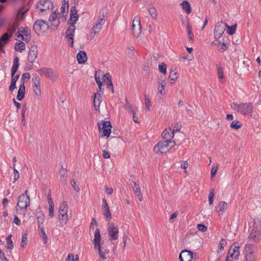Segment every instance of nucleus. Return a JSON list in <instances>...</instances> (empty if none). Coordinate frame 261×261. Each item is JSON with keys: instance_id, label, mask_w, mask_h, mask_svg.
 I'll use <instances>...</instances> for the list:
<instances>
[{"instance_id": "nucleus-1", "label": "nucleus", "mask_w": 261, "mask_h": 261, "mask_svg": "<svg viewBox=\"0 0 261 261\" xmlns=\"http://www.w3.org/2000/svg\"><path fill=\"white\" fill-rule=\"evenodd\" d=\"M16 211L18 214L25 215L27 207L30 205V197L26 194H21L18 197Z\"/></svg>"}, {"instance_id": "nucleus-2", "label": "nucleus", "mask_w": 261, "mask_h": 261, "mask_svg": "<svg viewBox=\"0 0 261 261\" xmlns=\"http://www.w3.org/2000/svg\"><path fill=\"white\" fill-rule=\"evenodd\" d=\"M176 145L174 141H168L164 140L160 141L154 147V150L156 153L160 152L161 153L166 152Z\"/></svg>"}, {"instance_id": "nucleus-3", "label": "nucleus", "mask_w": 261, "mask_h": 261, "mask_svg": "<svg viewBox=\"0 0 261 261\" xmlns=\"http://www.w3.org/2000/svg\"><path fill=\"white\" fill-rule=\"evenodd\" d=\"M48 24L45 20H36L33 25V29L38 35H43L49 29Z\"/></svg>"}, {"instance_id": "nucleus-4", "label": "nucleus", "mask_w": 261, "mask_h": 261, "mask_svg": "<svg viewBox=\"0 0 261 261\" xmlns=\"http://www.w3.org/2000/svg\"><path fill=\"white\" fill-rule=\"evenodd\" d=\"M68 205L66 201L63 202L59 208V219L60 224L63 225L66 224L68 220L67 211Z\"/></svg>"}, {"instance_id": "nucleus-5", "label": "nucleus", "mask_w": 261, "mask_h": 261, "mask_svg": "<svg viewBox=\"0 0 261 261\" xmlns=\"http://www.w3.org/2000/svg\"><path fill=\"white\" fill-rule=\"evenodd\" d=\"M53 3L49 0H40L35 7V12L43 13L53 8Z\"/></svg>"}, {"instance_id": "nucleus-6", "label": "nucleus", "mask_w": 261, "mask_h": 261, "mask_svg": "<svg viewBox=\"0 0 261 261\" xmlns=\"http://www.w3.org/2000/svg\"><path fill=\"white\" fill-rule=\"evenodd\" d=\"M100 132L102 136L109 137L111 132L112 125L110 121H100L97 124Z\"/></svg>"}, {"instance_id": "nucleus-7", "label": "nucleus", "mask_w": 261, "mask_h": 261, "mask_svg": "<svg viewBox=\"0 0 261 261\" xmlns=\"http://www.w3.org/2000/svg\"><path fill=\"white\" fill-rule=\"evenodd\" d=\"M131 31L133 35L136 38L138 37L141 33L140 20L138 16H135L133 20Z\"/></svg>"}, {"instance_id": "nucleus-8", "label": "nucleus", "mask_w": 261, "mask_h": 261, "mask_svg": "<svg viewBox=\"0 0 261 261\" xmlns=\"http://www.w3.org/2000/svg\"><path fill=\"white\" fill-rule=\"evenodd\" d=\"M108 232L110 237V240L112 241L117 240L119 236V228L114 223L109 222L108 225Z\"/></svg>"}, {"instance_id": "nucleus-9", "label": "nucleus", "mask_w": 261, "mask_h": 261, "mask_svg": "<svg viewBox=\"0 0 261 261\" xmlns=\"http://www.w3.org/2000/svg\"><path fill=\"white\" fill-rule=\"evenodd\" d=\"M17 38H20L25 42H29L31 39L30 29L27 27L25 28L23 27L19 28L18 31Z\"/></svg>"}, {"instance_id": "nucleus-10", "label": "nucleus", "mask_w": 261, "mask_h": 261, "mask_svg": "<svg viewBox=\"0 0 261 261\" xmlns=\"http://www.w3.org/2000/svg\"><path fill=\"white\" fill-rule=\"evenodd\" d=\"M238 112L244 115H252L253 113V106L252 103H241Z\"/></svg>"}, {"instance_id": "nucleus-11", "label": "nucleus", "mask_w": 261, "mask_h": 261, "mask_svg": "<svg viewBox=\"0 0 261 261\" xmlns=\"http://www.w3.org/2000/svg\"><path fill=\"white\" fill-rule=\"evenodd\" d=\"M249 234L248 237V240L250 242L258 243L261 241V232L259 231H255L249 230Z\"/></svg>"}, {"instance_id": "nucleus-12", "label": "nucleus", "mask_w": 261, "mask_h": 261, "mask_svg": "<svg viewBox=\"0 0 261 261\" xmlns=\"http://www.w3.org/2000/svg\"><path fill=\"white\" fill-rule=\"evenodd\" d=\"M33 82L34 91L36 95L39 96L41 94L40 79L37 74H33L32 78Z\"/></svg>"}, {"instance_id": "nucleus-13", "label": "nucleus", "mask_w": 261, "mask_h": 261, "mask_svg": "<svg viewBox=\"0 0 261 261\" xmlns=\"http://www.w3.org/2000/svg\"><path fill=\"white\" fill-rule=\"evenodd\" d=\"M38 55V49L36 45L32 46L29 51L28 60L31 63H33Z\"/></svg>"}, {"instance_id": "nucleus-14", "label": "nucleus", "mask_w": 261, "mask_h": 261, "mask_svg": "<svg viewBox=\"0 0 261 261\" xmlns=\"http://www.w3.org/2000/svg\"><path fill=\"white\" fill-rule=\"evenodd\" d=\"M226 23H223L222 21L218 22L215 28L214 36L215 39H219L223 34L224 31V27Z\"/></svg>"}, {"instance_id": "nucleus-15", "label": "nucleus", "mask_w": 261, "mask_h": 261, "mask_svg": "<svg viewBox=\"0 0 261 261\" xmlns=\"http://www.w3.org/2000/svg\"><path fill=\"white\" fill-rule=\"evenodd\" d=\"M193 259V253L188 250H182L179 255L180 261H191Z\"/></svg>"}, {"instance_id": "nucleus-16", "label": "nucleus", "mask_w": 261, "mask_h": 261, "mask_svg": "<svg viewBox=\"0 0 261 261\" xmlns=\"http://www.w3.org/2000/svg\"><path fill=\"white\" fill-rule=\"evenodd\" d=\"M107 15L108 11L107 9L105 8L100 9L99 10L98 18L96 22L103 25L106 21Z\"/></svg>"}, {"instance_id": "nucleus-17", "label": "nucleus", "mask_w": 261, "mask_h": 261, "mask_svg": "<svg viewBox=\"0 0 261 261\" xmlns=\"http://www.w3.org/2000/svg\"><path fill=\"white\" fill-rule=\"evenodd\" d=\"M102 80L104 84L107 86V88L109 89L112 93H114V87L110 75L109 73L103 74L102 77Z\"/></svg>"}, {"instance_id": "nucleus-18", "label": "nucleus", "mask_w": 261, "mask_h": 261, "mask_svg": "<svg viewBox=\"0 0 261 261\" xmlns=\"http://www.w3.org/2000/svg\"><path fill=\"white\" fill-rule=\"evenodd\" d=\"M101 240L100 230L99 228H96L94 233V238L92 242L95 248L101 247L100 243Z\"/></svg>"}, {"instance_id": "nucleus-19", "label": "nucleus", "mask_w": 261, "mask_h": 261, "mask_svg": "<svg viewBox=\"0 0 261 261\" xmlns=\"http://www.w3.org/2000/svg\"><path fill=\"white\" fill-rule=\"evenodd\" d=\"M79 15L77 13V10L75 6H72L70 10V17L69 22V24L75 25L78 20Z\"/></svg>"}, {"instance_id": "nucleus-20", "label": "nucleus", "mask_w": 261, "mask_h": 261, "mask_svg": "<svg viewBox=\"0 0 261 261\" xmlns=\"http://www.w3.org/2000/svg\"><path fill=\"white\" fill-rule=\"evenodd\" d=\"M249 230L259 231L261 232V218L253 219L251 223Z\"/></svg>"}, {"instance_id": "nucleus-21", "label": "nucleus", "mask_w": 261, "mask_h": 261, "mask_svg": "<svg viewBox=\"0 0 261 261\" xmlns=\"http://www.w3.org/2000/svg\"><path fill=\"white\" fill-rule=\"evenodd\" d=\"M37 72L40 75H44L48 78H52L54 76V73L51 68H43L37 70Z\"/></svg>"}, {"instance_id": "nucleus-22", "label": "nucleus", "mask_w": 261, "mask_h": 261, "mask_svg": "<svg viewBox=\"0 0 261 261\" xmlns=\"http://www.w3.org/2000/svg\"><path fill=\"white\" fill-rule=\"evenodd\" d=\"M174 136L173 132H172L171 128H170L165 129L162 134L163 139L168 141H172L171 140L173 138Z\"/></svg>"}, {"instance_id": "nucleus-23", "label": "nucleus", "mask_w": 261, "mask_h": 261, "mask_svg": "<svg viewBox=\"0 0 261 261\" xmlns=\"http://www.w3.org/2000/svg\"><path fill=\"white\" fill-rule=\"evenodd\" d=\"M77 60L79 64L85 63L87 60V56L85 51L80 50L76 56Z\"/></svg>"}, {"instance_id": "nucleus-24", "label": "nucleus", "mask_w": 261, "mask_h": 261, "mask_svg": "<svg viewBox=\"0 0 261 261\" xmlns=\"http://www.w3.org/2000/svg\"><path fill=\"white\" fill-rule=\"evenodd\" d=\"M238 243L234 244V245L231 246L228 250L230 254H232L234 255V258L235 259H237L239 256L240 255V247L238 246Z\"/></svg>"}, {"instance_id": "nucleus-25", "label": "nucleus", "mask_w": 261, "mask_h": 261, "mask_svg": "<svg viewBox=\"0 0 261 261\" xmlns=\"http://www.w3.org/2000/svg\"><path fill=\"white\" fill-rule=\"evenodd\" d=\"M25 86L23 83H21L19 86V88L18 91L17 99L18 101H21L23 99L25 95Z\"/></svg>"}, {"instance_id": "nucleus-26", "label": "nucleus", "mask_w": 261, "mask_h": 261, "mask_svg": "<svg viewBox=\"0 0 261 261\" xmlns=\"http://www.w3.org/2000/svg\"><path fill=\"white\" fill-rule=\"evenodd\" d=\"M75 30V25L70 24V26L68 28L65 33L66 38L67 39L73 38Z\"/></svg>"}, {"instance_id": "nucleus-27", "label": "nucleus", "mask_w": 261, "mask_h": 261, "mask_svg": "<svg viewBox=\"0 0 261 261\" xmlns=\"http://www.w3.org/2000/svg\"><path fill=\"white\" fill-rule=\"evenodd\" d=\"M101 94L102 93H95L94 94L93 103L96 109L99 108L100 104L101 102Z\"/></svg>"}, {"instance_id": "nucleus-28", "label": "nucleus", "mask_w": 261, "mask_h": 261, "mask_svg": "<svg viewBox=\"0 0 261 261\" xmlns=\"http://www.w3.org/2000/svg\"><path fill=\"white\" fill-rule=\"evenodd\" d=\"M11 76H12V79H11V84L9 87V90H10V91H12L16 88V83L19 77V74H17V75L11 74Z\"/></svg>"}, {"instance_id": "nucleus-29", "label": "nucleus", "mask_w": 261, "mask_h": 261, "mask_svg": "<svg viewBox=\"0 0 261 261\" xmlns=\"http://www.w3.org/2000/svg\"><path fill=\"white\" fill-rule=\"evenodd\" d=\"M36 216L37 218V223L38 225V229L42 228L41 226L44 222V215L40 212H36Z\"/></svg>"}, {"instance_id": "nucleus-30", "label": "nucleus", "mask_w": 261, "mask_h": 261, "mask_svg": "<svg viewBox=\"0 0 261 261\" xmlns=\"http://www.w3.org/2000/svg\"><path fill=\"white\" fill-rule=\"evenodd\" d=\"M19 59L17 57H15L14 59L13 66L11 69V74H15L19 67Z\"/></svg>"}, {"instance_id": "nucleus-31", "label": "nucleus", "mask_w": 261, "mask_h": 261, "mask_svg": "<svg viewBox=\"0 0 261 261\" xmlns=\"http://www.w3.org/2000/svg\"><path fill=\"white\" fill-rule=\"evenodd\" d=\"M166 83L164 80H160L158 82V93L162 94L165 89Z\"/></svg>"}, {"instance_id": "nucleus-32", "label": "nucleus", "mask_w": 261, "mask_h": 261, "mask_svg": "<svg viewBox=\"0 0 261 261\" xmlns=\"http://www.w3.org/2000/svg\"><path fill=\"white\" fill-rule=\"evenodd\" d=\"M15 49L16 51H18L20 53H22L25 49V45L24 43L21 41L16 42L15 43Z\"/></svg>"}, {"instance_id": "nucleus-33", "label": "nucleus", "mask_w": 261, "mask_h": 261, "mask_svg": "<svg viewBox=\"0 0 261 261\" xmlns=\"http://www.w3.org/2000/svg\"><path fill=\"white\" fill-rule=\"evenodd\" d=\"M134 186H135V187H134V193L137 195L138 199L140 201H142L143 196H142V193L140 190L139 186L137 184V183L136 182H134Z\"/></svg>"}, {"instance_id": "nucleus-34", "label": "nucleus", "mask_w": 261, "mask_h": 261, "mask_svg": "<svg viewBox=\"0 0 261 261\" xmlns=\"http://www.w3.org/2000/svg\"><path fill=\"white\" fill-rule=\"evenodd\" d=\"M181 5L182 6V9L187 14H190L191 12V5L187 1H184Z\"/></svg>"}, {"instance_id": "nucleus-35", "label": "nucleus", "mask_w": 261, "mask_h": 261, "mask_svg": "<svg viewBox=\"0 0 261 261\" xmlns=\"http://www.w3.org/2000/svg\"><path fill=\"white\" fill-rule=\"evenodd\" d=\"M102 213L108 221L111 219L112 216L109 206L102 207Z\"/></svg>"}, {"instance_id": "nucleus-36", "label": "nucleus", "mask_w": 261, "mask_h": 261, "mask_svg": "<svg viewBox=\"0 0 261 261\" xmlns=\"http://www.w3.org/2000/svg\"><path fill=\"white\" fill-rule=\"evenodd\" d=\"M225 27L227 28V33L229 35H233L236 31L237 25L236 24L230 27L226 23L225 24Z\"/></svg>"}, {"instance_id": "nucleus-37", "label": "nucleus", "mask_w": 261, "mask_h": 261, "mask_svg": "<svg viewBox=\"0 0 261 261\" xmlns=\"http://www.w3.org/2000/svg\"><path fill=\"white\" fill-rule=\"evenodd\" d=\"M102 25L96 22L95 24L92 28V31L94 35H98L100 33L102 28Z\"/></svg>"}, {"instance_id": "nucleus-38", "label": "nucleus", "mask_w": 261, "mask_h": 261, "mask_svg": "<svg viewBox=\"0 0 261 261\" xmlns=\"http://www.w3.org/2000/svg\"><path fill=\"white\" fill-rule=\"evenodd\" d=\"M19 24L17 22H14L10 28L7 30V33L11 35V36H12L13 33L16 31L17 29Z\"/></svg>"}, {"instance_id": "nucleus-39", "label": "nucleus", "mask_w": 261, "mask_h": 261, "mask_svg": "<svg viewBox=\"0 0 261 261\" xmlns=\"http://www.w3.org/2000/svg\"><path fill=\"white\" fill-rule=\"evenodd\" d=\"M59 173L61 177V180L64 182H66L67 181V170L64 168H63V166L61 167L59 171Z\"/></svg>"}, {"instance_id": "nucleus-40", "label": "nucleus", "mask_w": 261, "mask_h": 261, "mask_svg": "<svg viewBox=\"0 0 261 261\" xmlns=\"http://www.w3.org/2000/svg\"><path fill=\"white\" fill-rule=\"evenodd\" d=\"M242 126V124L237 120L232 121L230 125L231 128L236 130L240 128Z\"/></svg>"}, {"instance_id": "nucleus-41", "label": "nucleus", "mask_w": 261, "mask_h": 261, "mask_svg": "<svg viewBox=\"0 0 261 261\" xmlns=\"http://www.w3.org/2000/svg\"><path fill=\"white\" fill-rule=\"evenodd\" d=\"M48 215L50 218L54 216V204L52 199H49Z\"/></svg>"}, {"instance_id": "nucleus-42", "label": "nucleus", "mask_w": 261, "mask_h": 261, "mask_svg": "<svg viewBox=\"0 0 261 261\" xmlns=\"http://www.w3.org/2000/svg\"><path fill=\"white\" fill-rule=\"evenodd\" d=\"M97 249H98V253L99 254L100 257L103 259H106V254L107 253H108L109 252V251L108 249H104V250L103 251V247H99Z\"/></svg>"}, {"instance_id": "nucleus-43", "label": "nucleus", "mask_w": 261, "mask_h": 261, "mask_svg": "<svg viewBox=\"0 0 261 261\" xmlns=\"http://www.w3.org/2000/svg\"><path fill=\"white\" fill-rule=\"evenodd\" d=\"M246 261H255V257L253 254V252L249 251L245 255Z\"/></svg>"}, {"instance_id": "nucleus-44", "label": "nucleus", "mask_w": 261, "mask_h": 261, "mask_svg": "<svg viewBox=\"0 0 261 261\" xmlns=\"http://www.w3.org/2000/svg\"><path fill=\"white\" fill-rule=\"evenodd\" d=\"M12 235L10 234L6 238L7 240V248L11 249L13 247V242L11 239Z\"/></svg>"}, {"instance_id": "nucleus-45", "label": "nucleus", "mask_w": 261, "mask_h": 261, "mask_svg": "<svg viewBox=\"0 0 261 261\" xmlns=\"http://www.w3.org/2000/svg\"><path fill=\"white\" fill-rule=\"evenodd\" d=\"M148 10L151 17L155 19L157 16L155 8L154 7H150V8H148Z\"/></svg>"}, {"instance_id": "nucleus-46", "label": "nucleus", "mask_w": 261, "mask_h": 261, "mask_svg": "<svg viewBox=\"0 0 261 261\" xmlns=\"http://www.w3.org/2000/svg\"><path fill=\"white\" fill-rule=\"evenodd\" d=\"M217 74L218 78L220 80L224 79V75L222 68L219 65L217 66Z\"/></svg>"}, {"instance_id": "nucleus-47", "label": "nucleus", "mask_w": 261, "mask_h": 261, "mask_svg": "<svg viewBox=\"0 0 261 261\" xmlns=\"http://www.w3.org/2000/svg\"><path fill=\"white\" fill-rule=\"evenodd\" d=\"M159 69L160 72L163 74H166L167 73V66L165 63H162L159 65Z\"/></svg>"}, {"instance_id": "nucleus-48", "label": "nucleus", "mask_w": 261, "mask_h": 261, "mask_svg": "<svg viewBox=\"0 0 261 261\" xmlns=\"http://www.w3.org/2000/svg\"><path fill=\"white\" fill-rule=\"evenodd\" d=\"M11 37V35H9V34L8 33H5L0 38V41L6 43V42L8 40H9Z\"/></svg>"}, {"instance_id": "nucleus-49", "label": "nucleus", "mask_w": 261, "mask_h": 261, "mask_svg": "<svg viewBox=\"0 0 261 261\" xmlns=\"http://www.w3.org/2000/svg\"><path fill=\"white\" fill-rule=\"evenodd\" d=\"M227 204L224 201H220L218 205L219 210L218 212H224L226 209Z\"/></svg>"}, {"instance_id": "nucleus-50", "label": "nucleus", "mask_w": 261, "mask_h": 261, "mask_svg": "<svg viewBox=\"0 0 261 261\" xmlns=\"http://www.w3.org/2000/svg\"><path fill=\"white\" fill-rule=\"evenodd\" d=\"M145 108L147 109L148 111L150 110L151 107V101L150 99L147 97L146 95H145Z\"/></svg>"}, {"instance_id": "nucleus-51", "label": "nucleus", "mask_w": 261, "mask_h": 261, "mask_svg": "<svg viewBox=\"0 0 261 261\" xmlns=\"http://www.w3.org/2000/svg\"><path fill=\"white\" fill-rule=\"evenodd\" d=\"M28 243V238H27V234L24 233L22 234L21 242V246L22 247H24L25 245L27 244Z\"/></svg>"}, {"instance_id": "nucleus-52", "label": "nucleus", "mask_w": 261, "mask_h": 261, "mask_svg": "<svg viewBox=\"0 0 261 261\" xmlns=\"http://www.w3.org/2000/svg\"><path fill=\"white\" fill-rule=\"evenodd\" d=\"M226 243H227L225 239H221V240L219 242V246H218L219 250L220 251L223 250L224 249V247L226 245Z\"/></svg>"}, {"instance_id": "nucleus-53", "label": "nucleus", "mask_w": 261, "mask_h": 261, "mask_svg": "<svg viewBox=\"0 0 261 261\" xmlns=\"http://www.w3.org/2000/svg\"><path fill=\"white\" fill-rule=\"evenodd\" d=\"M187 31L188 32V35L189 36V40H192L193 38V35L192 32V28L190 26V25L188 24L187 25Z\"/></svg>"}, {"instance_id": "nucleus-54", "label": "nucleus", "mask_w": 261, "mask_h": 261, "mask_svg": "<svg viewBox=\"0 0 261 261\" xmlns=\"http://www.w3.org/2000/svg\"><path fill=\"white\" fill-rule=\"evenodd\" d=\"M31 77L30 74L29 72L24 73L21 76V83H23L24 84V80L25 79L30 80Z\"/></svg>"}, {"instance_id": "nucleus-55", "label": "nucleus", "mask_w": 261, "mask_h": 261, "mask_svg": "<svg viewBox=\"0 0 261 261\" xmlns=\"http://www.w3.org/2000/svg\"><path fill=\"white\" fill-rule=\"evenodd\" d=\"M57 14L55 11L53 12L49 16V22L51 23V22H54V21L57 19Z\"/></svg>"}, {"instance_id": "nucleus-56", "label": "nucleus", "mask_w": 261, "mask_h": 261, "mask_svg": "<svg viewBox=\"0 0 261 261\" xmlns=\"http://www.w3.org/2000/svg\"><path fill=\"white\" fill-rule=\"evenodd\" d=\"M125 108L127 110H128L129 112H133L135 111L133 110V106L131 104H130L127 99H125Z\"/></svg>"}, {"instance_id": "nucleus-57", "label": "nucleus", "mask_w": 261, "mask_h": 261, "mask_svg": "<svg viewBox=\"0 0 261 261\" xmlns=\"http://www.w3.org/2000/svg\"><path fill=\"white\" fill-rule=\"evenodd\" d=\"M254 249V246L251 244H248L245 245V249L246 252H249V251L253 252Z\"/></svg>"}, {"instance_id": "nucleus-58", "label": "nucleus", "mask_w": 261, "mask_h": 261, "mask_svg": "<svg viewBox=\"0 0 261 261\" xmlns=\"http://www.w3.org/2000/svg\"><path fill=\"white\" fill-rule=\"evenodd\" d=\"M39 230L41 231V232L42 234V237L43 241L45 243H46L47 242V235L46 234L44 229L43 228V227H42V228H39Z\"/></svg>"}, {"instance_id": "nucleus-59", "label": "nucleus", "mask_w": 261, "mask_h": 261, "mask_svg": "<svg viewBox=\"0 0 261 261\" xmlns=\"http://www.w3.org/2000/svg\"><path fill=\"white\" fill-rule=\"evenodd\" d=\"M219 45L220 46V50L221 52H224L227 49V46L226 44L224 42H219Z\"/></svg>"}, {"instance_id": "nucleus-60", "label": "nucleus", "mask_w": 261, "mask_h": 261, "mask_svg": "<svg viewBox=\"0 0 261 261\" xmlns=\"http://www.w3.org/2000/svg\"><path fill=\"white\" fill-rule=\"evenodd\" d=\"M59 24H60L59 20H58L57 19L55 20V21H54V22H51L50 23L51 26L53 27V28H51V29H52L53 30H56L57 29V28L58 27Z\"/></svg>"}, {"instance_id": "nucleus-61", "label": "nucleus", "mask_w": 261, "mask_h": 261, "mask_svg": "<svg viewBox=\"0 0 261 261\" xmlns=\"http://www.w3.org/2000/svg\"><path fill=\"white\" fill-rule=\"evenodd\" d=\"M197 228L199 231L202 232H205L207 229V227L202 224H198L197 225Z\"/></svg>"}, {"instance_id": "nucleus-62", "label": "nucleus", "mask_w": 261, "mask_h": 261, "mask_svg": "<svg viewBox=\"0 0 261 261\" xmlns=\"http://www.w3.org/2000/svg\"><path fill=\"white\" fill-rule=\"evenodd\" d=\"M169 79H170L172 81H174L176 79V72L174 70H171L169 76Z\"/></svg>"}, {"instance_id": "nucleus-63", "label": "nucleus", "mask_w": 261, "mask_h": 261, "mask_svg": "<svg viewBox=\"0 0 261 261\" xmlns=\"http://www.w3.org/2000/svg\"><path fill=\"white\" fill-rule=\"evenodd\" d=\"M70 182L74 190L76 192H79L80 191V188L79 186L76 185V182L75 181V180L74 179H72Z\"/></svg>"}, {"instance_id": "nucleus-64", "label": "nucleus", "mask_w": 261, "mask_h": 261, "mask_svg": "<svg viewBox=\"0 0 261 261\" xmlns=\"http://www.w3.org/2000/svg\"><path fill=\"white\" fill-rule=\"evenodd\" d=\"M94 225H97V222L95 219L93 218L90 223L89 227L90 231L93 230L94 229Z\"/></svg>"}]
</instances>
